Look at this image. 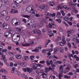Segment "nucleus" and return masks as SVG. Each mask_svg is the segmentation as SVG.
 Listing matches in <instances>:
<instances>
[{
	"instance_id": "obj_52",
	"label": "nucleus",
	"mask_w": 79,
	"mask_h": 79,
	"mask_svg": "<svg viewBox=\"0 0 79 79\" xmlns=\"http://www.w3.org/2000/svg\"><path fill=\"white\" fill-rule=\"evenodd\" d=\"M14 60V57H10L9 58V60L10 61H13Z\"/></svg>"
},
{
	"instance_id": "obj_26",
	"label": "nucleus",
	"mask_w": 79,
	"mask_h": 79,
	"mask_svg": "<svg viewBox=\"0 0 79 79\" xmlns=\"http://www.w3.org/2000/svg\"><path fill=\"white\" fill-rule=\"evenodd\" d=\"M3 49V46H2L0 45V55H3V53L2 51V50Z\"/></svg>"
},
{
	"instance_id": "obj_48",
	"label": "nucleus",
	"mask_w": 79,
	"mask_h": 79,
	"mask_svg": "<svg viewBox=\"0 0 79 79\" xmlns=\"http://www.w3.org/2000/svg\"><path fill=\"white\" fill-rule=\"evenodd\" d=\"M61 13L62 14V16H65V13L64 12V11L63 10L61 11Z\"/></svg>"
},
{
	"instance_id": "obj_51",
	"label": "nucleus",
	"mask_w": 79,
	"mask_h": 79,
	"mask_svg": "<svg viewBox=\"0 0 79 79\" xmlns=\"http://www.w3.org/2000/svg\"><path fill=\"white\" fill-rule=\"evenodd\" d=\"M16 50L17 51H19V53H21V51L20 50V48H16Z\"/></svg>"
},
{
	"instance_id": "obj_32",
	"label": "nucleus",
	"mask_w": 79,
	"mask_h": 79,
	"mask_svg": "<svg viewBox=\"0 0 79 79\" xmlns=\"http://www.w3.org/2000/svg\"><path fill=\"white\" fill-rule=\"evenodd\" d=\"M35 52L36 53L39 52V50L38 48V47H36L35 49Z\"/></svg>"
},
{
	"instance_id": "obj_34",
	"label": "nucleus",
	"mask_w": 79,
	"mask_h": 79,
	"mask_svg": "<svg viewBox=\"0 0 79 79\" xmlns=\"http://www.w3.org/2000/svg\"><path fill=\"white\" fill-rule=\"evenodd\" d=\"M64 21H68L69 20V18L67 16H64Z\"/></svg>"
},
{
	"instance_id": "obj_55",
	"label": "nucleus",
	"mask_w": 79,
	"mask_h": 79,
	"mask_svg": "<svg viewBox=\"0 0 79 79\" xmlns=\"http://www.w3.org/2000/svg\"><path fill=\"white\" fill-rule=\"evenodd\" d=\"M2 56V60H5V58H6V57H5V56H4V55H2V56Z\"/></svg>"
},
{
	"instance_id": "obj_62",
	"label": "nucleus",
	"mask_w": 79,
	"mask_h": 79,
	"mask_svg": "<svg viewBox=\"0 0 79 79\" xmlns=\"http://www.w3.org/2000/svg\"><path fill=\"white\" fill-rule=\"evenodd\" d=\"M67 44L68 46H69V48H71V44L69 43L68 42L67 43Z\"/></svg>"
},
{
	"instance_id": "obj_31",
	"label": "nucleus",
	"mask_w": 79,
	"mask_h": 79,
	"mask_svg": "<svg viewBox=\"0 0 79 79\" xmlns=\"http://www.w3.org/2000/svg\"><path fill=\"white\" fill-rule=\"evenodd\" d=\"M22 17L27 18L28 19H30V16H29V15H22Z\"/></svg>"
},
{
	"instance_id": "obj_43",
	"label": "nucleus",
	"mask_w": 79,
	"mask_h": 79,
	"mask_svg": "<svg viewBox=\"0 0 79 79\" xmlns=\"http://www.w3.org/2000/svg\"><path fill=\"white\" fill-rule=\"evenodd\" d=\"M2 52L3 53H6V52H7V49H2Z\"/></svg>"
},
{
	"instance_id": "obj_40",
	"label": "nucleus",
	"mask_w": 79,
	"mask_h": 79,
	"mask_svg": "<svg viewBox=\"0 0 79 79\" xmlns=\"http://www.w3.org/2000/svg\"><path fill=\"white\" fill-rule=\"evenodd\" d=\"M63 7L65 10H71V9L70 7H67V6H64Z\"/></svg>"
},
{
	"instance_id": "obj_24",
	"label": "nucleus",
	"mask_w": 79,
	"mask_h": 79,
	"mask_svg": "<svg viewBox=\"0 0 79 79\" xmlns=\"http://www.w3.org/2000/svg\"><path fill=\"white\" fill-rule=\"evenodd\" d=\"M48 9V6L46 5H44V6L43 8V10L44 11H47V10Z\"/></svg>"
},
{
	"instance_id": "obj_58",
	"label": "nucleus",
	"mask_w": 79,
	"mask_h": 79,
	"mask_svg": "<svg viewBox=\"0 0 79 79\" xmlns=\"http://www.w3.org/2000/svg\"><path fill=\"white\" fill-rule=\"evenodd\" d=\"M36 66H37V67H42V65L40 64H36Z\"/></svg>"
},
{
	"instance_id": "obj_12",
	"label": "nucleus",
	"mask_w": 79,
	"mask_h": 79,
	"mask_svg": "<svg viewBox=\"0 0 79 79\" xmlns=\"http://www.w3.org/2000/svg\"><path fill=\"white\" fill-rule=\"evenodd\" d=\"M5 22L3 20H1L0 22V26L2 28L5 27Z\"/></svg>"
},
{
	"instance_id": "obj_18",
	"label": "nucleus",
	"mask_w": 79,
	"mask_h": 79,
	"mask_svg": "<svg viewBox=\"0 0 79 79\" xmlns=\"http://www.w3.org/2000/svg\"><path fill=\"white\" fill-rule=\"evenodd\" d=\"M0 72H1V73H5V74H7L8 73V71L4 69H1L0 70Z\"/></svg>"
},
{
	"instance_id": "obj_30",
	"label": "nucleus",
	"mask_w": 79,
	"mask_h": 79,
	"mask_svg": "<svg viewBox=\"0 0 79 79\" xmlns=\"http://www.w3.org/2000/svg\"><path fill=\"white\" fill-rule=\"evenodd\" d=\"M22 59L23 60H29V58H28V56H25L22 57Z\"/></svg>"
},
{
	"instance_id": "obj_44",
	"label": "nucleus",
	"mask_w": 79,
	"mask_h": 79,
	"mask_svg": "<svg viewBox=\"0 0 79 79\" xmlns=\"http://www.w3.org/2000/svg\"><path fill=\"white\" fill-rule=\"evenodd\" d=\"M61 16V13L59 12H57V18H59Z\"/></svg>"
},
{
	"instance_id": "obj_4",
	"label": "nucleus",
	"mask_w": 79,
	"mask_h": 79,
	"mask_svg": "<svg viewBox=\"0 0 79 79\" xmlns=\"http://www.w3.org/2000/svg\"><path fill=\"white\" fill-rule=\"evenodd\" d=\"M11 23L13 26H17L20 24V20L17 19H14L12 20Z\"/></svg>"
},
{
	"instance_id": "obj_7",
	"label": "nucleus",
	"mask_w": 79,
	"mask_h": 79,
	"mask_svg": "<svg viewBox=\"0 0 79 79\" xmlns=\"http://www.w3.org/2000/svg\"><path fill=\"white\" fill-rule=\"evenodd\" d=\"M4 36L6 38H11L12 36L11 34H10L8 31L5 32L4 33Z\"/></svg>"
},
{
	"instance_id": "obj_36",
	"label": "nucleus",
	"mask_w": 79,
	"mask_h": 79,
	"mask_svg": "<svg viewBox=\"0 0 79 79\" xmlns=\"http://www.w3.org/2000/svg\"><path fill=\"white\" fill-rule=\"evenodd\" d=\"M56 21H57V22H58V23H59V24H60V23H61V21H62V20H61V19H56Z\"/></svg>"
},
{
	"instance_id": "obj_9",
	"label": "nucleus",
	"mask_w": 79,
	"mask_h": 79,
	"mask_svg": "<svg viewBox=\"0 0 79 79\" xmlns=\"http://www.w3.org/2000/svg\"><path fill=\"white\" fill-rule=\"evenodd\" d=\"M53 69H55V68H51V67H49V68L47 67L45 69V72L46 73H47L50 70L52 71H53Z\"/></svg>"
},
{
	"instance_id": "obj_56",
	"label": "nucleus",
	"mask_w": 79,
	"mask_h": 79,
	"mask_svg": "<svg viewBox=\"0 0 79 79\" xmlns=\"http://www.w3.org/2000/svg\"><path fill=\"white\" fill-rule=\"evenodd\" d=\"M68 56L69 57H73V55L72 54H69L68 55Z\"/></svg>"
},
{
	"instance_id": "obj_20",
	"label": "nucleus",
	"mask_w": 79,
	"mask_h": 79,
	"mask_svg": "<svg viewBox=\"0 0 79 79\" xmlns=\"http://www.w3.org/2000/svg\"><path fill=\"white\" fill-rule=\"evenodd\" d=\"M14 1L15 3L19 4L21 3L23 1V0H14Z\"/></svg>"
},
{
	"instance_id": "obj_53",
	"label": "nucleus",
	"mask_w": 79,
	"mask_h": 79,
	"mask_svg": "<svg viewBox=\"0 0 79 79\" xmlns=\"http://www.w3.org/2000/svg\"><path fill=\"white\" fill-rule=\"evenodd\" d=\"M2 77L3 79H7V78H6V75H2Z\"/></svg>"
},
{
	"instance_id": "obj_50",
	"label": "nucleus",
	"mask_w": 79,
	"mask_h": 79,
	"mask_svg": "<svg viewBox=\"0 0 79 79\" xmlns=\"http://www.w3.org/2000/svg\"><path fill=\"white\" fill-rule=\"evenodd\" d=\"M2 1L4 2V3H6V4H8V0H2Z\"/></svg>"
},
{
	"instance_id": "obj_3",
	"label": "nucleus",
	"mask_w": 79,
	"mask_h": 79,
	"mask_svg": "<svg viewBox=\"0 0 79 79\" xmlns=\"http://www.w3.org/2000/svg\"><path fill=\"white\" fill-rule=\"evenodd\" d=\"M20 40V35L18 33H15L12 38V40L14 42H17Z\"/></svg>"
},
{
	"instance_id": "obj_22",
	"label": "nucleus",
	"mask_w": 79,
	"mask_h": 79,
	"mask_svg": "<svg viewBox=\"0 0 79 79\" xmlns=\"http://www.w3.org/2000/svg\"><path fill=\"white\" fill-rule=\"evenodd\" d=\"M44 5H41L40 6H39V10L40 11H42L43 10H44Z\"/></svg>"
},
{
	"instance_id": "obj_21",
	"label": "nucleus",
	"mask_w": 79,
	"mask_h": 79,
	"mask_svg": "<svg viewBox=\"0 0 79 79\" xmlns=\"http://www.w3.org/2000/svg\"><path fill=\"white\" fill-rule=\"evenodd\" d=\"M62 5H63V3H62L61 4H60L56 8V10H59V9H60H60H61V8H63Z\"/></svg>"
},
{
	"instance_id": "obj_10",
	"label": "nucleus",
	"mask_w": 79,
	"mask_h": 79,
	"mask_svg": "<svg viewBox=\"0 0 79 79\" xmlns=\"http://www.w3.org/2000/svg\"><path fill=\"white\" fill-rule=\"evenodd\" d=\"M12 6L15 9H18V8H19L21 7L20 5H17L15 3L12 4Z\"/></svg>"
},
{
	"instance_id": "obj_16",
	"label": "nucleus",
	"mask_w": 79,
	"mask_h": 79,
	"mask_svg": "<svg viewBox=\"0 0 79 79\" xmlns=\"http://www.w3.org/2000/svg\"><path fill=\"white\" fill-rule=\"evenodd\" d=\"M27 69V71L29 73H31V72H32V71H33V69L32 68H30L29 67H27L26 68Z\"/></svg>"
},
{
	"instance_id": "obj_54",
	"label": "nucleus",
	"mask_w": 79,
	"mask_h": 79,
	"mask_svg": "<svg viewBox=\"0 0 79 79\" xmlns=\"http://www.w3.org/2000/svg\"><path fill=\"white\" fill-rule=\"evenodd\" d=\"M73 67L75 69H77V66H78V64H76L75 65H73Z\"/></svg>"
},
{
	"instance_id": "obj_35",
	"label": "nucleus",
	"mask_w": 79,
	"mask_h": 79,
	"mask_svg": "<svg viewBox=\"0 0 79 79\" xmlns=\"http://www.w3.org/2000/svg\"><path fill=\"white\" fill-rule=\"evenodd\" d=\"M16 31L18 32H21V31H23V30L19 28H15Z\"/></svg>"
},
{
	"instance_id": "obj_17",
	"label": "nucleus",
	"mask_w": 79,
	"mask_h": 79,
	"mask_svg": "<svg viewBox=\"0 0 79 79\" xmlns=\"http://www.w3.org/2000/svg\"><path fill=\"white\" fill-rule=\"evenodd\" d=\"M22 58V55L21 54H17L15 56V58L18 60H19Z\"/></svg>"
},
{
	"instance_id": "obj_61",
	"label": "nucleus",
	"mask_w": 79,
	"mask_h": 79,
	"mask_svg": "<svg viewBox=\"0 0 79 79\" xmlns=\"http://www.w3.org/2000/svg\"><path fill=\"white\" fill-rule=\"evenodd\" d=\"M9 19H10V16H7L6 18V21H8V20H9Z\"/></svg>"
},
{
	"instance_id": "obj_47",
	"label": "nucleus",
	"mask_w": 79,
	"mask_h": 79,
	"mask_svg": "<svg viewBox=\"0 0 79 79\" xmlns=\"http://www.w3.org/2000/svg\"><path fill=\"white\" fill-rule=\"evenodd\" d=\"M62 23L63 24H64L67 27H69V25H68V24L66 23V22H65L63 21Z\"/></svg>"
},
{
	"instance_id": "obj_45",
	"label": "nucleus",
	"mask_w": 79,
	"mask_h": 79,
	"mask_svg": "<svg viewBox=\"0 0 79 79\" xmlns=\"http://www.w3.org/2000/svg\"><path fill=\"white\" fill-rule=\"evenodd\" d=\"M30 58H31V61H33L34 58V57H35L34 56H30Z\"/></svg>"
},
{
	"instance_id": "obj_1",
	"label": "nucleus",
	"mask_w": 79,
	"mask_h": 79,
	"mask_svg": "<svg viewBox=\"0 0 79 79\" xmlns=\"http://www.w3.org/2000/svg\"><path fill=\"white\" fill-rule=\"evenodd\" d=\"M67 66V63H64V65H60L59 67V69L60 71V73H64L65 74H66L67 73H68V72L70 69H71V65L69 64H68L67 67L66 68L64 69L65 71L64 72H63V70L64 69H63V67L64 66Z\"/></svg>"
},
{
	"instance_id": "obj_5",
	"label": "nucleus",
	"mask_w": 79,
	"mask_h": 79,
	"mask_svg": "<svg viewBox=\"0 0 79 79\" xmlns=\"http://www.w3.org/2000/svg\"><path fill=\"white\" fill-rule=\"evenodd\" d=\"M65 36H63L62 37V41L63 42H60L59 43V44L61 46H63L64 45L66 44V40H65Z\"/></svg>"
},
{
	"instance_id": "obj_37",
	"label": "nucleus",
	"mask_w": 79,
	"mask_h": 79,
	"mask_svg": "<svg viewBox=\"0 0 79 79\" xmlns=\"http://www.w3.org/2000/svg\"><path fill=\"white\" fill-rule=\"evenodd\" d=\"M36 73H37L36 77H40L41 76V75H40V74H40V73H39V71H37Z\"/></svg>"
},
{
	"instance_id": "obj_64",
	"label": "nucleus",
	"mask_w": 79,
	"mask_h": 79,
	"mask_svg": "<svg viewBox=\"0 0 79 79\" xmlns=\"http://www.w3.org/2000/svg\"><path fill=\"white\" fill-rule=\"evenodd\" d=\"M7 48L9 50H11L12 48V47H11V46H8L7 47Z\"/></svg>"
},
{
	"instance_id": "obj_38",
	"label": "nucleus",
	"mask_w": 79,
	"mask_h": 79,
	"mask_svg": "<svg viewBox=\"0 0 79 79\" xmlns=\"http://www.w3.org/2000/svg\"><path fill=\"white\" fill-rule=\"evenodd\" d=\"M55 16V13H53L52 14L51 13L49 14V16H50V17H52H52H54Z\"/></svg>"
},
{
	"instance_id": "obj_2",
	"label": "nucleus",
	"mask_w": 79,
	"mask_h": 79,
	"mask_svg": "<svg viewBox=\"0 0 79 79\" xmlns=\"http://www.w3.org/2000/svg\"><path fill=\"white\" fill-rule=\"evenodd\" d=\"M27 11L30 13V12L31 14L30 16L31 17H34L35 15V14L37 13V10H34L32 8V6H28L27 8Z\"/></svg>"
},
{
	"instance_id": "obj_33",
	"label": "nucleus",
	"mask_w": 79,
	"mask_h": 79,
	"mask_svg": "<svg viewBox=\"0 0 79 79\" xmlns=\"http://www.w3.org/2000/svg\"><path fill=\"white\" fill-rule=\"evenodd\" d=\"M59 73L58 75V78L59 79H61V77H63V74H61L62 73Z\"/></svg>"
},
{
	"instance_id": "obj_42",
	"label": "nucleus",
	"mask_w": 79,
	"mask_h": 79,
	"mask_svg": "<svg viewBox=\"0 0 79 79\" xmlns=\"http://www.w3.org/2000/svg\"><path fill=\"white\" fill-rule=\"evenodd\" d=\"M29 41H30V44L31 45H32V44H34V41H33V40H30Z\"/></svg>"
},
{
	"instance_id": "obj_49",
	"label": "nucleus",
	"mask_w": 79,
	"mask_h": 79,
	"mask_svg": "<svg viewBox=\"0 0 79 79\" xmlns=\"http://www.w3.org/2000/svg\"><path fill=\"white\" fill-rule=\"evenodd\" d=\"M61 38L60 36L57 37V39L56 40V42H58L59 40H61Z\"/></svg>"
},
{
	"instance_id": "obj_39",
	"label": "nucleus",
	"mask_w": 79,
	"mask_h": 79,
	"mask_svg": "<svg viewBox=\"0 0 79 79\" xmlns=\"http://www.w3.org/2000/svg\"><path fill=\"white\" fill-rule=\"evenodd\" d=\"M22 77H24V78H25V79H28V78L27 77V76L26 75H25L24 74H23L22 75Z\"/></svg>"
},
{
	"instance_id": "obj_8",
	"label": "nucleus",
	"mask_w": 79,
	"mask_h": 79,
	"mask_svg": "<svg viewBox=\"0 0 79 79\" xmlns=\"http://www.w3.org/2000/svg\"><path fill=\"white\" fill-rule=\"evenodd\" d=\"M0 13L1 15H2V16L3 17H5L6 16L8 15V12L7 10H2L0 12Z\"/></svg>"
},
{
	"instance_id": "obj_23",
	"label": "nucleus",
	"mask_w": 79,
	"mask_h": 79,
	"mask_svg": "<svg viewBox=\"0 0 79 79\" xmlns=\"http://www.w3.org/2000/svg\"><path fill=\"white\" fill-rule=\"evenodd\" d=\"M41 76H42L43 78H46L47 79V76H48V74H47L45 73H43Z\"/></svg>"
},
{
	"instance_id": "obj_41",
	"label": "nucleus",
	"mask_w": 79,
	"mask_h": 79,
	"mask_svg": "<svg viewBox=\"0 0 79 79\" xmlns=\"http://www.w3.org/2000/svg\"><path fill=\"white\" fill-rule=\"evenodd\" d=\"M27 65V64L26 62L22 63V66L23 67H25Z\"/></svg>"
},
{
	"instance_id": "obj_46",
	"label": "nucleus",
	"mask_w": 79,
	"mask_h": 79,
	"mask_svg": "<svg viewBox=\"0 0 79 79\" xmlns=\"http://www.w3.org/2000/svg\"><path fill=\"white\" fill-rule=\"evenodd\" d=\"M7 32H9V34H12V33H13V31L11 30H8Z\"/></svg>"
},
{
	"instance_id": "obj_25",
	"label": "nucleus",
	"mask_w": 79,
	"mask_h": 79,
	"mask_svg": "<svg viewBox=\"0 0 79 79\" xmlns=\"http://www.w3.org/2000/svg\"><path fill=\"white\" fill-rule=\"evenodd\" d=\"M48 34L49 35V36L50 37L53 36V35H55V34L54 33H52V31H49L48 33Z\"/></svg>"
},
{
	"instance_id": "obj_57",
	"label": "nucleus",
	"mask_w": 79,
	"mask_h": 79,
	"mask_svg": "<svg viewBox=\"0 0 79 79\" xmlns=\"http://www.w3.org/2000/svg\"><path fill=\"white\" fill-rule=\"evenodd\" d=\"M57 62L58 63H59V64H61L62 63V61L61 60H57Z\"/></svg>"
},
{
	"instance_id": "obj_15",
	"label": "nucleus",
	"mask_w": 79,
	"mask_h": 79,
	"mask_svg": "<svg viewBox=\"0 0 79 79\" xmlns=\"http://www.w3.org/2000/svg\"><path fill=\"white\" fill-rule=\"evenodd\" d=\"M10 13L11 14L18 13V11L16 10L11 9L10 10Z\"/></svg>"
},
{
	"instance_id": "obj_13",
	"label": "nucleus",
	"mask_w": 79,
	"mask_h": 79,
	"mask_svg": "<svg viewBox=\"0 0 79 79\" xmlns=\"http://www.w3.org/2000/svg\"><path fill=\"white\" fill-rule=\"evenodd\" d=\"M37 33L38 34H40V33H41V32L39 30H36L35 31H32L31 32L32 34H35V33Z\"/></svg>"
},
{
	"instance_id": "obj_28",
	"label": "nucleus",
	"mask_w": 79,
	"mask_h": 79,
	"mask_svg": "<svg viewBox=\"0 0 79 79\" xmlns=\"http://www.w3.org/2000/svg\"><path fill=\"white\" fill-rule=\"evenodd\" d=\"M3 28L5 29H9V28H10V25L8 24H6V25L5 24V27Z\"/></svg>"
},
{
	"instance_id": "obj_27",
	"label": "nucleus",
	"mask_w": 79,
	"mask_h": 79,
	"mask_svg": "<svg viewBox=\"0 0 79 79\" xmlns=\"http://www.w3.org/2000/svg\"><path fill=\"white\" fill-rule=\"evenodd\" d=\"M59 50L61 53H63L64 52V48H60L59 49Z\"/></svg>"
},
{
	"instance_id": "obj_59",
	"label": "nucleus",
	"mask_w": 79,
	"mask_h": 79,
	"mask_svg": "<svg viewBox=\"0 0 79 79\" xmlns=\"http://www.w3.org/2000/svg\"><path fill=\"white\" fill-rule=\"evenodd\" d=\"M68 76H73V73L72 72H69L68 73Z\"/></svg>"
},
{
	"instance_id": "obj_11",
	"label": "nucleus",
	"mask_w": 79,
	"mask_h": 79,
	"mask_svg": "<svg viewBox=\"0 0 79 79\" xmlns=\"http://www.w3.org/2000/svg\"><path fill=\"white\" fill-rule=\"evenodd\" d=\"M36 65H37L36 63H32L31 64V66L32 68L33 69H34V70H37V67H36Z\"/></svg>"
},
{
	"instance_id": "obj_63",
	"label": "nucleus",
	"mask_w": 79,
	"mask_h": 79,
	"mask_svg": "<svg viewBox=\"0 0 79 79\" xmlns=\"http://www.w3.org/2000/svg\"><path fill=\"white\" fill-rule=\"evenodd\" d=\"M67 23L69 25V26H72V23L69 22V21H68L67 22Z\"/></svg>"
},
{
	"instance_id": "obj_14",
	"label": "nucleus",
	"mask_w": 79,
	"mask_h": 79,
	"mask_svg": "<svg viewBox=\"0 0 79 79\" xmlns=\"http://www.w3.org/2000/svg\"><path fill=\"white\" fill-rule=\"evenodd\" d=\"M49 17L48 16H45L44 17V19H40V21H43L45 23H47V20H46L45 19H48Z\"/></svg>"
},
{
	"instance_id": "obj_6",
	"label": "nucleus",
	"mask_w": 79,
	"mask_h": 79,
	"mask_svg": "<svg viewBox=\"0 0 79 79\" xmlns=\"http://www.w3.org/2000/svg\"><path fill=\"white\" fill-rule=\"evenodd\" d=\"M48 4L49 6H55V5H56V2L53 1H49V2Z\"/></svg>"
},
{
	"instance_id": "obj_60",
	"label": "nucleus",
	"mask_w": 79,
	"mask_h": 79,
	"mask_svg": "<svg viewBox=\"0 0 79 79\" xmlns=\"http://www.w3.org/2000/svg\"><path fill=\"white\" fill-rule=\"evenodd\" d=\"M58 29H59V31H60V32H63V30L62 29H61V27H59L58 28Z\"/></svg>"
},
{
	"instance_id": "obj_29",
	"label": "nucleus",
	"mask_w": 79,
	"mask_h": 79,
	"mask_svg": "<svg viewBox=\"0 0 79 79\" xmlns=\"http://www.w3.org/2000/svg\"><path fill=\"white\" fill-rule=\"evenodd\" d=\"M67 33L68 34H71V33H74V31L73 30H68L67 31Z\"/></svg>"
},
{
	"instance_id": "obj_19",
	"label": "nucleus",
	"mask_w": 79,
	"mask_h": 79,
	"mask_svg": "<svg viewBox=\"0 0 79 79\" xmlns=\"http://www.w3.org/2000/svg\"><path fill=\"white\" fill-rule=\"evenodd\" d=\"M77 35L78 36V37H77L76 40V44H79V33H77Z\"/></svg>"
}]
</instances>
